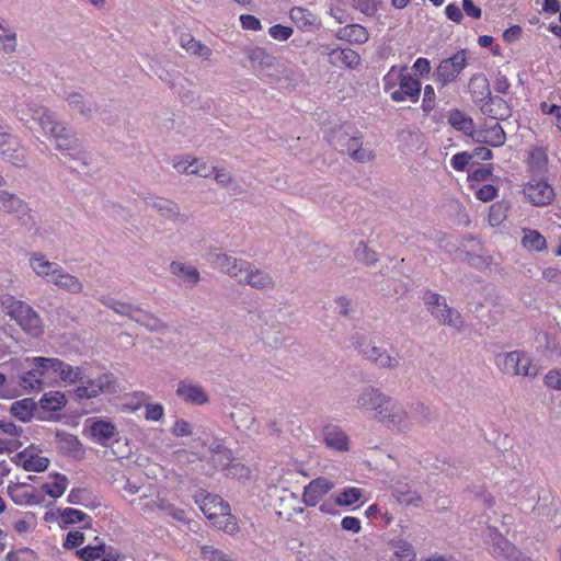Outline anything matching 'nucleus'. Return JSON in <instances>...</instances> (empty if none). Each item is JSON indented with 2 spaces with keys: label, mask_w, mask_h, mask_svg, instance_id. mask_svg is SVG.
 <instances>
[{
  "label": "nucleus",
  "mask_w": 561,
  "mask_h": 561,
  "mask_svg": "<svg viewBox=\"0 0 561 561\" xmlns=\"http://www.w3.org/2000/svg\"><path fill=\"white\" fill-rule=\"evenodd\" d=\"M194 501L210 524L228 535L239 531L237 518L230 513V505L217 494L199 490Z\"/></svg>",
  "instance_id": "1"
},
{
  "label": "nucleus",
  "mask_w": 561,
  "mask_h": 561,
  "mask_svg": "<svg viewBox=\"0 0 561 561\" xmlns=\"http://www.w3.org/2000/svg\"><path fill=\"white\" fill-rule=\"evenodd\" d=\"M382 87L393 102L416 103L421 94V82L411 76L405 65H393L382 77Z\"/></svg>",
  "instance_id": "2"
},
{
  "label": "nucleus",
  "mask_w": 561,
  "mask_h": 561,
  "mask_svg": "<svg viewBox=\"0 0 561 561\" xmlns=\"http://www.w3.org/2000/svg\"><path fill=\"white\" fill-rule=\"evenodd\" d=\"M213 264L224 273L254 288L263 289L271 287L273 284L268 274L253 268L252 265L244 260H237L227 254H217Z\"/></svg>",
  "instance_id": "3"
},
{
  "label": "nucleus",
  "mask_w": 561,
  "mask_h": 561,
  "mask_svg": "<svg viewBox=\"0 0 561 561\" xmlns=\"http://www.w3.org/2000/svg\"><path fill=\"white\" fill-rule=\"evenodd\" d=\"M24 363L28 369L19 378V385L23 392H41L46 386H53L54 373L53 365L58 363L53 357H26Z\"/></svg>",
  "instance_id": "4"
},
{
  "label": "nucleus",
  "mask_w": 561,
  "mask_h": 561,
  "mask_svg": "<svg viewBox=\"0 0 561 561\" xmlns=\"http://www.w3.org/2000/svg\"><path fill=\"white\" fill-rule=\"evenodd\" d=\"M30 264L37 275L46 277L56 286L71 294H80L83 289L82 283L76 276L65 272L58 264L49 262L41 253H33Z\"/></svg>",
  "instance_id": "5"
},
{
  "label": "nucleus",
  "mask_w": 561,
  "mask_h": 561,
  "mask_svg": "<svg viewBox=\"0 0 561 561\" xmlns=\"http://www.w3.org/2000/svg\"><path fill=\"white\" fill-rule=\"evenodd\" d=\"M358 407L368 411H376L380 421L396 424L407 416L405 412L397 408L391 398L383 396L377 389L368 388L358 398Z\"/></svg>",
  "instance_id": "6"
},
{
  "label": "nucleus",
  "mask_w": 561,
  "mask_h": 561,
  "mask_svg": "<svg viewBox=\"0 0 561 561\" xmlns=\"http://www.w3.org/2000/svg\"><path fill=\"white\" fill-rule=\"evenodd\" d=\"M30 112L31 117L39 124L44 133L56 141L57 149L70 150L75 147L76 138L65 126L57 123L45 107L35 105L30 108Z\"/></svg>",
  "instance_id": "7"
},
{
  "label": "nucleus",
  "mask_w": 561,
  "mask_h": 561,
  "mask_svg": "<svg viewBox=\"0 0 561 561\" xmlns=\"http://www.w3.org/2000/svg\"><path fill=\"white\" fill-rule=\"evenodd\" d=\"M7 314L30 336L39 337L44 333V323L39 314L26 302L12 300L7 306Z\"/></svg>",
  "instance_id": "8"
},
{
  "label": "nucleus",
  "mask_w": 561,
  "mask_h": 561,
  "mask_svg": "<svg viewBox=\"0 0 561 561\" xmlns=\"http://www.w3.org/2000/svg\"><path fill=\"white\" fill-rule=\"evenodd\" d=\"M495 364L506 375L524 377H535L538 375V367L524 352L513 351L497 355Z\"/></svg>",
  "instance_id": "9"
},
{
  "label": "nucleus",
  "mask_w": 561,
  "mask_h": 561,
  "mask_svg": "<svg viewBox=\"0 0 561 561\" xmlns=\"http://www.w3.org/2000/svg\"><path fill=\"white\" fill-rule=\"evenodd\" d=\"M467 66L466 50H459L451 57L439 62L434 73L436 82L442 87L454 82Z\"/></svg>",
  "instance_id": "10"
},
{
  "label": "nucleus",
  "mask_w": 561,
  "mask_h": 561,
  "mask_svg": "<svg viewBox=\"0 0 561 561\" xmlns=\"http://www.w3.org/2000/svg\"><path fill=\"white\" fill-rule=\"evenodd\" d=\"M440 299L442 297L436 293L426 291L424 295V301L433 317L444 324L459 327L461 323L459 312L447 307Z\"/></svg>",
  "instance_id": "11"
},
{
  "label": "nucleus",
  "mask_w": 561,
  "mask_h": 561,
  "mask_svg": "<svg viewBox=\"0 0 561 561\" xmlns=\"http://www.w3.org/2000/svg\"><path fill=\"white\" fill-rule=\"evenodd\" d=\"M527 201L538 207L549 205L554 198L553 187L542 179H533L523 188Z\"/></svg>",
  "instance_id": "12"
},
{
  "label": "nucleus",
  "mask_w": 561,
  "mask_h": 561,
  "mask_svg": "<svg viewBox=\"0 0 561 561\" xmlns=\"http://www.w3.org/2000/svg\"><path fill=\"white\" fill-rule=\"evenodd\" d=\"M89 437L92 442L107 447L111 442L118 435L115 423L107 419L94 417L89 420Z\"/></svg>",
  "instance_id": "13"
},
{
  "label": "nucleus",
  "mask_w": 561,
  "mask_h": 561,
  "mask_svg": "<svg viewBox=\"0 0 561 561\" xmlns=\"http://www.w3.org/2000/svg\"><path fill=\"white\" fill-rule=\"evenodd\" d=\"M115 379L110 373L102 374L94 379H89L85 383L76 389V394L80 399H91L100 393L114 390Z\"/></svg>",
  "instance_id": "14"
},
{
  "label": "nucleus",
  "mask_w": 561,
  "mask_h": 561,
  "mask_svg": "<svg viewBox=\"0 0 561 561\" xmlns=\"http://www.w3.org/2000/svg\"><path fill=\"white\" fill-rule=\"evenodd\" d=\"M174 168L179 172L187 174H196L203 178H208L215 173V179L220 183L229 182L230 178L224 170H216L214 167H209L206 163H199L197 159L180 160L174 162Z\"/></svg>",
  "instance_id": "15"
},
{
  "label": "nucleus",
  "mask_w": 561,
  "mask_h": 561,
  "mask_svg": "<svg viewBox=\"0 0 561 561\" xmlns=\"http://www.w3.org/2000/svg\"><path fill=\"white\" fill-rule=\"evenodd\" d=\"M334 483L324 477L311 480L302 492V502L309 506H316L332 489Z\"/></svg>",
  "instance_id": "16"
},
{
  "label": "nucleus",
  "mask_w": 561,
  "mask_h": 561,
  "mask_svg": "<svg viewBox=\"0 0 561 561\" xmlns=\"http://www.w3.org/2000/svg\"><path fill=\"white\" fill-rule=\"evenodd\" d=\"M471 137L476 142L484 144L491 147H501L506 140L505 131L499 123H494L490 126L485 125L479 129H476Z\"/></svg>",
  "instance_id": "17"
},
{
  "label": "nucleus",
  "mask_w": 561,
  "mask_h": 561,
  "mask_svg": "<svg viewBox=\"0 0 561 561\" xmlns=\"http://www.w3.org/2000/svg\"><path fill=\"white\" fill-rule=\"evenodd\" d=\"M18 462L26 470L42 472L49 466V459L41 455L33 446L18 454Z\"/></svg>",
  "instance_id": "18"
},
{
  "label": "nucleus",
  "mask_w": 561,
  "mask_h": 561,
  "mask_svg": "<svg viewBox=\"0 0 561 561\" xmlns=\"http://www.w3.org/2000/svg\"><path fill=\"white\" fill-rule=\"evenodd\" d=\"M56 444L58 450L68 457L73 459H82L84 457V447L76 435L57 433Z\"/></svg>",
  "instance_id": "19"
},
{
  "label": "nucleus",
  "mask_w": 561,
  "mask_h": 561,
  "mask_svg": "<svg viewBox=\"0 0 561 561\" xmlns=\"http://www.w3.org/2000/svg\"><path fill=\"white\" fill-rule=\"evenodd\" d=\"M496 541L493 545L492 553L502 561H528L522 558L516 547L497 531H494Z\"/></svg>",
  "instance_id": "20"
},
{
  "label": "nucleus",
  "mask_w": 561,
  "mask_h": 561,
  "mask_svg": "<svg viewBox=\"0 0 561 561\" xmlns=\"http://www.w3.org/2000/svg\"><path fill=\"white\" fill-rule=\"evenodd\" d=\"M176 394L186 402L202 405L208 401V396L203 387L197 383L181 381L176 389Z\"/></svg>",
  "instance_id": "21"
},
{
  "label": "nucleus",
  "mask_w": 561,
  "mask_h": 561,
  "mask_svg": "<svg viewBox=\"0 0 561 561\" xmlns=\"http://www.w3.org/2000/svg\"><path fill=\"white\" fill-rule=\"evenodd\" d=\"M53 360L58 363L53 365L54 382H56L57 378L71 385L82 380L83 374L80 367H73L56 357H53Z\"/></svg>",
  "instance_id": "22"
},
{
  "label": "nucleus",
  "mask_w": 561,
  "mask_h": 561,
  "mask_svg": "<svg viewBox=\"0 0 561 561\" xmlns=\"http://www.w3.org/2000/svg\"><path fill=\"white\" fill-rule=\"evenodd\" d=\"M330 62L336 67L356 68L360 64V56L351 48H334L329 53Z\"/></svg>",
  "instance_id": "23"
},
{
  "label": "nucleus",
  "mask_w": 561,
  "mask_h": 561,
  "mask_svg": "<svg viewBox=\"0 0 561 561\" xmlns=\"http://www.w3.org/2000/svg\"><path fill=\"white\" fill-rule=\"evenodd\" d=\"M469 92L474 102H483L491 98L490 84L482 73L473 75L469 80Z\"/></svg>",
  "instance_id": "24"
},
{
  "label": "nucleus",
  "mask_w": 561,
  "mask_h": 561,
  "mask_svg": "<svg viewBox=\"0 0 561 561\" xmlns=\"http://www.w3.org/2000/svg\"><path fill=\"white\" fill-rule=\"evenodd\" d=\"M90 516L80 510L66 507L58 511V524L61 528H67L78 523H83V527H90Z\"/></svg>",
  "instance_id": "25"
},
{
  "label": "nucleus",
  "mask_w": 561,
  "mask_h": 561,
  "mask_svg": "<svg viewBox=\"0 0 561 561\" xmlns=\"http://www.w3.org/2000/svg\"><path fill=\"white\" fill-rule=\"evenodd\" d=\"M337 37L352 44H364L368 41L369 34L360 24H348L337 31Z\"/></svg>",
  "instance_id": "26"
},
{
  "label": "nucleus",
  "mask_w": 561,
  "mask_h": 561,
  "mask_svg": "<svg viewBox=\"0 0 561 561\" xmlns=\"http://www.w3.org/2000/svg\"><path fill=\"white\" fill-rule=\"evenodd\" d=\"M482 112L493 119H504L510 115V106L502 98H489L482 105Z\"/></svg>",
  "instance_id": "27"
},
{
  "label": "nucleus",
  "mask_w": 561,
  "mask_h": 561,
  "mask_svg": "<svg viewBox=\"0 0 561 561\" xmlns=\"http://www.w3.org/2000/svg\"><path fill=\"white\" fill-rule=\"evenodd\" d=\"M324 442L328 447L339 451H346L348 449V437L340 428L335 426H328L324 430Z\"/></svg>",
  "instance_id": "28"
},
{
  "label": "nucleus",
  "mask_w": 561,
  "mask_h": 561,
  "mask_svg": "<svg viewBox=\"0 0 561 561\" xmlns=\"http://www.w3.org/2000/svg\"><path fill=\"white\" fill-rule=\"evenodd\" d=\"M36 410V403L31 398H25L12 403L10 413L22 422H28L32 420Z\"/></svg>",
  "instance_id": "29"
},
{
  "label": "nucleus",
  "mask_w": 561,
  "mask_h": 561,
  "mask_svg": "<svg viewBox=\"0 0 561 561\" xmlns=\"http://www.w3.org/2000/svg\"><path fill=\"white\" fill-rule=\"evenodd\" d=\"M0 150L4 159L13 165L22 167L26 163V151L19 141L18 146L11 142Z\"/></svg>",
  "instance_id": "30"
},
{
  "label": "nucleus",
  "mask_w": 561,
  "mask_h": 561,
  "mask_svg": "<svg viewBox=\"0 0 561 561\" xmlns=\"http://www.w3.org/2000/svg\"><path fill=\"white\" fill-rule=\"evenodd\" d=\"M66 403L65 394L59 391L46 392L39 400L42 409L50 412L60 411Z\"/></svg>",
  "instance_id": "31"
},
{
  "label": "nucleus",
  "mask_w": 561,
  "mask_h": 561,
  "mask_svg": "<svg viewBox=\"0 0 561 561\" xmlns=\"http://www.w3.org/2000/svg\"><path fill=\"white\" fill-rule=\"evenodd\" d=\"M362 497V489L355 486H347L335 494V504L337 506L348 507L359 502Z\"/></svg>",
  "instance_id": "32"
},
{
  "label": "nucleus",
  "mask_w": 561,
  "mask_h": 561,
  "mask_svg": "<svg viewBox=\"0 0 561 561\" xmlns=\"http://www.w3.org/2000/svg\"><path fill=\"white\" fill-rule=\"evenodd\" d=\"M524 248L540 252L547 248L546 238L537 230L525 229L522 239Z\"/></svg>",
  "instance_id": "33"
},
{
  "label": "nucleus",
  "mask_w": 561,
  "mask_h": 561,
  "mask_svg": "<svg viewBox=\"0 0 561 561\" xmlns=\"http://www.w3.org/2000/svg\"><path fill=\"white\" fill-rule=\"evenodd\" d=\"M181 46L190 54L201 56L205 59L209 58L211 50L206 45L196 41L191 35H183L181 37Z\"/></svg>",
  "instance_id": "34"
},
{
  "label": "nucleus",
  "mask_w": 561,
  "mask_h": 561,
  "mask_svg": "<svg viewBox=\"0 0 561 561\" xmlns=\"http://www.w3.org/2000/svg\"><path fill=\"white\" fill-rule=\"evenodd\" d=\"M68 485V480L64 474L56 473L51 481L45 482L42 489L45 493L54 499L60 497Z\"/></svg>",
  "instance_id": "35"
},
{
  "label": "nucleus",
  "mask_w": 561,
  "mask_h": 561,
  "mask_svg": "<svg viewBox=\"0 0 561 561\" xmlns=\"http://www.w3.org/2000/svg\"><path fill=\"white\" fill-rule=\"evenodd\" d=\"M0 432L5 436L1 440H12L19 445V449L23 446L21 427L15 425L12 421L0 420Z\"/></svg>",
  "instance_id": "36"
},
{
  "label": "nucleus",
  "mask_w": 561,
  "mask_h": 561,
  "mask_svg": "<svg viewBox=\"0 0 561 561\" xmlns=\"http://www.w3.org/2000/svg\"><path fill=\"white\" fill-rule=\"evenodd\" d=\"M360 140L358 137L348 138L346 144L347 153L357 162H365L373 158V153L369 150L360 148Z\"/></svg>",
  "instance_id": "37"
},
{
  "label": "nucleus",
  "mask_w": 561,
  "mask_h": 561,
  "mask_svg": "<svg viewBox=\"0 0 561 561\" xmlns=\"http://www.w3.org/2000/svg\"><path fill=\"white\" fill-rule=\"evenodd\" d=\"M170 268L174 275L183 277L193 285L197 284L199 280V273L193 266H185L182 263L172 262Z\"/></svg>",
  "instance_id": "38"
},
{
  "label": "nucleus",
  "mask_w": 561,
  "mask_h": 561,
  "mask_svg": "<svg viewBox=\"0 0 561 561\" xmlns=\"http://www.w3.org/2000/svg\"><path fill=\"white\" fill-rule=\"evenodd\" d=\"M106 552L104 543H98L95 546L88 545L77 550V557L82 561H94L101 559Z\"/></svg>",
  "instance_id": "39"
},
{
  "label": "nucleus",
  "mask_w": 561,
  "mask_h": 561,
  "mask_svg": "<svg viewBox=\"0 0 561 561\" xmlns=\"http://www.w3.org/2000/svg\"><path fill=\"white\" fill-rule=\"evenodd\" d=\"M289 16L298 27L312 25L314 21L313 14L301 7H294L289 12Z\"/></svg>",
  "instance_id": "40"
},
{
  "label": "nucleus",
  "mask_w": 561,
  "mask_h": 561,
  "mask_svg": "<svg viewBox=\"0 0 561 561\" xmlns=\"http://www.w3.org/2000/svg\"><path fill=\"white\" fill-rule=\"evenodd\" d=\"M362 352L368 359L375 362L379 366L393 367L398 364L396 358H392L390 355L379 353V350L375 346L370 347L369 350L365 348Z\"/></svg>",
  "instance_id": "41"
},
{
  "label": "nucleus",
  "mask_w": 561,
  "mask_h": 561,
  "mask_svg": "<svg viewBox=\"0 0 561 561\" xmlns=\"http://www.w3.org/2000/svg\"><path fill=\"white\" fill-rule=\"evenodd\" d=\"M394 561H415V552L411 543L399 540L393 543Z\"/></svg>",
  "instance_id": "42"
},
{
  "label": "nucleus",
  "mask_w": 561,
  "mask_h": 561,
  "mask_svg": "<svg viewBox=\"0 0 561 561\" xmlns=\"http://www.w3.org/2000/svg\"><path fill=\"white\" fill-rule=\"evenodd\" d=\"M448 123L457 130H468L472 127V119L459 110H453L448 115Z\"/></svg>",
  "instance_id": "43"
},
{
  "label": "nucleus",
  "mask_w": 561,
  "mask_h": 561,
  "mask_svg": "<svg viewBox=\"0 0 561 561\" xmlns=\"http://www.w3.org/2000/svg\"><path fill=\"white\" fill-rule=\"evenodd\" d=\"M21 207H23V202L20 198L8 191H0V208L8 213H12Z\"/></svg>",
  "instance_id": "44"
},
{
  "label": "nucleus",
  "mask_w": 561,
  "mask_h": 561,
  "mask_svg": "<svg viewBox=\"0 0 561 561\" xmlns=\"http://www.w3.org/2000/svg\"><path fill=\"white\" fill-rule=\"evenodd\" d=\"M0 48L5 53H12L16 48L15 33L0 25Z\"/></svg>",
  "instance_id": "45"
},
{
  "label": "nucleus",
  "mask_w": 561,
  "mask_h": 561,
  "mask_svg": "<svg viewBox=\"0 0 561 561\" xmlns=\"http://www.w3.org/2000/svg\"><path fill=\"white\" fill-rule=\"evenodd\" d=\"M201 554L204 561H230L226 553L209 546H203Z\"/></svg>",
  "instance_id": "46"
},
{
  "label": "nucleus",
  "mask_w": 561,
  "mask_h": 561,
  "mask_svg": "<svg viewBox=\"0 0 561 561\" xmlns=\"http://www.w3.org/2000/svg\"><path fill=\"white\" fill-rule=\"evenodd\" d=\"M472 158L473 154L467 151L457 152L453 156L450 164L456 171H465Z\"/></svg>",
  "instance_id": "47"
},
{
  "label": "nucleus",
  "mask_w": 561,
  "mask_h": 561,
  "mask_svg": "<svg viewBox=\"0 0 561 561\" xmlns=\"http://www.w3.org/2000/svg\"><path fill=\"white\" fill-rule=\"evenodd\" d=\"M85 540V536L80 530L69 531L64 540L65 549H73L80 547Z\"/></svg>",
  "instance_id": "48"
},
{
  "label": "nucleus",
  "mask_w": 561,
  "mask_h": 561,
  "mask_svg": "<svg viewBox=\"0 0 561 561\" xmlns=\"http://www.w3.org/2000/svg\"><path fill=\"white\" fill-rule=\"evenodd\" d=\"M156 207L160 211L161 216L167 218H173L179 215V208L175 203L167 199H161Z\"/></svg>",
  "instance_id": "49"
},
{
  "label": "nucleus",
  "mask_w": 561,
  "mask_h": 561,
  "mask_svg": "<svg viewBox=\"0 0 561 561\" xmlns=\"http://www.w3.org/2000/svg\"><path fill=\"white\" fill-rule=\"evenodd\" d=\"M145 410L147 421H160L164 414V409L160 403H147Z\"/></svg>",
  "instance_id": "50"
},
{
  "label": "nucleus",
  "mask_w": 561,
  "mask_h": 561,
  "mask_svg": "<svg viewBox=\"0 0 561 561\" xmlns=\"http://www.w3.org/2000/svg\"><path fill=\"white\" fill-rule=\"evenodd\" d=\"M215 455L213 456L211 460L215 465H219L222 469H227L229 461L231 460V451L227 448H220L218 446V449L214 450Z\"/></svg>",
  "instance_id": "51"
},
{
  "label": "nucleus",
  "mask_w": 561,
  "mask_h": 561,
  "mask_svg": "<svg viewBox=\"0 0 561 561\" xmlns=\"http://www.w3.org/2000/svg\"><path fill=\"white\" fill-rule=\"evenodd\" d=\"M268 33L274 39L287 41L293 34V28L276 24L270 27Z\"/></svg>",
  "instance_id": "52"
},
{
  "label": "nucleus",
  "mask_w": 561,
  "mask_h": 561,
  "mask_svg": "<svg viewBox=\"0 0 561 561\" xmlns=\"http://www.w3.org/2000/svg\"><path fill=\"white\" fill-rule=\"evenodd\" d=\"M496 195L497 188L492 184L483 185L476 193V197L484 203L493 201L496 197Z\"/></svg>",
  "instance_id": "53"
},
{
  "label": "nucleus",
  "mask_w": 561,
  "mask_h": 561,
  "mask_svg": "<svg viewBox=\"0 0 561 561\" xmlns=\"http://www.w3.org/2000/svg\"><path fill=\"white\" fill-rule=\"evenodd\" d=\"M357 259L363 261L366 264H374L377 261V254L374 251H370L365 243H359V247L356 249Z\"/></svg>",
  "instance_id": "54"
},
{
  "label": "nucleus",
  "mask_w": 561,
  "mask_h": 561,
  "mask_svg": "<svg viewBox=\"0 0 561 561\" xmlns=\"http://www.w3.org/2000/svg\"><path fill=\"white\" fill-rule=\"evenodd\" d=\"M545 385L553 390H561V369H551L545 376Z\"/></svg>",
  "instance_id": "55"
},
{
  "label": "nucleus",
  "mask_w": 561,
  "mask_h": 561,
  "mask_svg": "<svg viewBox=\"0 0 561 561\" xmlns=\"http://www.w3.org/2000/svg\"><path fill=\"white\" fill-rule=\"evenodd\" d=\"M505 219V213L503 206L500 203H495L490 207L489 222L492 226L500 225Z\"/></svg>",
  "instance_id": "56"
},
{
  "label": "nucleus",
  "mask_w": 561,
  "mask_h": 561,
  "mask_svg": "<svg viewBox=\"0 0 561 561\" xmlns=\"http://www.w3.org/2000/svg\"><path fill=\"white\" fill-rule=\"evenodd\" d=\"M240 23L243 30L260 31L262 28L261 21L251 14L240 15Z\"/></svg>",
  "instance_id": "57"
},
{
  "label": "nucleus",
  "mask_w": 561,
  "mask_h": 561,
  "mask_svg": "<svg viewBox=\"0 0 561 561\" xmlns=\"http://www.w3.org/2000/svg\"><path fill=\"white\" fill-rule=\"evenodd\" d=\"M341 527L344 530L357 534L362 530L360 519L354 516H345L341 520Z\"/></svg>",
  "instance_id": "58"
},
{
  "label": "nucleus",
  "mask_w": 561,
  "mask_h": 561,
  "mask_svg": "<svg viewBox=\"0 0 561 561\" xmlns=\"http://www.w3.org/2000/svg\"><path fill=\"white\" fill-rule=\"evenodd\" d=\"M435 98H436V95H435L434 88L430 84L425 85L423 103H422V108L425 112H430L434 108Z\"/></svg>",
  "instance_id": "59"
},
{
  "label": "nucleus",
  "mask_w": 561,
  "mask_h": 561,
  "mask_svg": "<svg viewBox=\"0 0 561 561\" xmlns=\"http://www.w3.org/2000/svg\"><path fill=\"white\" fill-rule=\"evenodd\" d=\"M35 525L34 517L20 518L13 523V529L18 534H25L33 529Z\"/></svg>",
  "instance_id": "60"
},
{
  "label": "nucleus",
  "mask_w": 561,
  "mask_h": 561,
  "mask_svg": "<svg viewBox=\"0 0 561 561\" xmlns=\"http://www.w3.org/2000/svg\"><path fill=\"white\" fill-rule=\"evenodd\" d=\"M172 433L179 437L188 436L192 434V426L185 420H176L172 427Z\"/></svg>",
  "instance_id": "61"
},
{
  "label": "nucleus",
  "mask_w": 561,
  "mask_h": 561,
  "mask_svg": "<svg viewBox=\"0 0 561 561\" xmlns=\"http://www.w3.org/2000/svg\"><path fill=\"white\" fill-rule=\"evenodd\" d=\"M102 302L104 305L113 308L117 313H121V314H131V312L134 310L130 305L123 304V302H116L108 298H103Z\"/></svg>",
  "instance_id": "62"
},
{
  "label": "nucleus",
  "mask_w": 561,
  "mask_h": 561,
  "mask_svg": "<svg viewBox=\"0 0 561 561\" xmlns=\"http://www.w3.org/2000/svg\"><path fill=\"white\" fill-rule=\"evenodd\" d=\"M136 320L144 324L145 327L149 328L150 330H159L162 328V323L159 319L149 316L147 313H140Z\"/></svg>",
  "instance_id": "63"
},
{
  "label": "nucleus",
  "mask_w": 561,
  "mask_h": 561,
  "mask_svg": "<svg viewBox=\"0 0 561 561\" xmlns=\"http://www.w3.org/2000/svg\"><path fill=\"white\" fill-rule=\"evenodd\" d=\"M445 14L448 20L455 23H460L463 19L462 11L456 3H449L448 5H446Z\"/></svg>",
  "instance_id": "64"
}]
</instances>
